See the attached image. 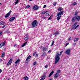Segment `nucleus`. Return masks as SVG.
Masks as SVG:
<instances>
[{"mask_svg": "<svg viewBox=\"0 0 80 80\" xmlns=\"http://www.w3.org/2000/svg\"><path fill=\"white\" fill-rule=\"evenodd\" d=\"M63 52V51H62L60 53L58 54V52H57L55 56V64H57L58 62H59V60H60V56H61L62 55V53Z\"/></svg>", "mask_w": 80, "mask_h": 80, "instance_id": "f257e3e1", "label": "nucleus"}, {"mask_svg": "<svg viewBox=\"0 0 80 80\" xmlns=\"http://www.w3.org/2000/svg\"><path fill=\"white\" fill-rule=\"evenodd\" d=\"M64 12V11H61L57 14V16L58 17L57 18V20H60V18L62 17V15H63Z\"/></svg>", "mask_w": 80, "mask_h": 80, "instance_id": "f03ea898", "label": "nucleus"}, {"mask_svg": "<svg viewBox=\"0 0 80 80\" xmlns=\"http://www.w3.org/2000/svg\"><path fill=\"white\" fill-rule=\"evenodd\" d=\"M38 25V22L37 20L33 21L31 25L32 27H35Z\"/></svg>", "mask_w": 80, "mask_h": 80, "instance_id": "7ed1b4c3", "label": "nucleus"}, {"mask_svg": "<svg viewBox=\"0 0 80 80\" xmlns=\"http://www.w3.org/2000/svg\"><path fill=\"white\" fill-rule=\"evenodd\" d=\"M46 73H47V72H45L44 73V74L42 75V76L40 80H43L45 79V78H46Z\"/></svg>", "mask_w": 80, "mask_h": 80, "instance_id": "20e7f679", "label": "nucleus"}, {"mask_svg": "<svg viewBox=\"0 0 80 80\" xmlns=\"http://www.w3.org/2000/svg\"><path fill=\"white\" fill-rule=\"evenodd\" d=\"M70 51H71V50L70 49V48L67 49L66 50V54H67L68 55H70Z\"/></svg>", "mask_w": 80, "mask_h": 80, "instance_id": "39448f33", "label": "nucleus"}, {"mask_svg": "<svg viewBox=\"0 0 80 80\" xmlns=\"http://www.w3.org/2000/svg\"><path fill=\"white\" fill-rule=\"evenodd\" d=\"M12 11H10L8 12L5 16V18H8L10 17V14L11 13Z\"/></svg>", "mask_w": 80, "mask_h": 80, "instance_id": "423d86ee", "label": "nucleus"}, {"mask_svg": "<svg viewBox=\"0 0 80 80\" xmlns=\"http://www.w3.org/2000/svg\"><path fill=\"white\" fill-rule=\"evenodd\" d=\"M12 62H13V59L12 58H11L8 62L7 65V66H9V64H11L12 63Z\"/></svg>", "mask_w": 80, "mask_h": 80, "instance_id": "0eeeda50", "label": "nucleus"}, {"mask_svg": "<svg viewBox=\"0 0 80 80\" xmlns=\"http://www.w3.org/2000/svg\"><path fill=\"white\" fill-rule=\"evenodd\" d=\"M28 40V35L27 34L25 36V38H24L25 41H27Z\"/></svg>", "mask_w": 80, "mask_h": 80, "instance_id": "6e6552de", "label": "nucleus"}, {"mask_svg": "<svg viewBox=\"0 0 80 80\" xmlns=\"http://www.w3.org/2000/svg\"><path fill=\"white\" fill-rule=\"evenodd\" d=\"M39 7H38V6L37 5H35L33 7V9L35 10H37L38 9Z\"/></svg>", "mask_w": 80, "mask_h": 80, "instance_id": "1a4fd4ad", "label": "nucleus"}, {"mask_svg": "<svg viewBox=\"0 0 80 80\" xmlns=\"http://www.w3.org/2000/svg\"><path fill=\"white\" fill-rule=\"evenodd\" d=\"M76 20V17H74L72 18L71 21H72V22H75Z\"/></svg>", "mask_w": 80, "mask_h": 80, "instance_id": "9d476101", "label": "nucleus"}, {"mask_svg": "<svg viewBox=\"0 0 80 80\" xmlns=\"http://www.w3.org/2000/svg\"><path fill=\"white\" fill-rule=\"evenodd\" d=\"M6 42L4 41L3 43H2L0 44V48H2V46H4L5 45Z\"/></svg>", "mask_w": 80, "mask_h": 80, "instance_id": "9b49d317", "label": "nucleus"}, {"mask_svg": "<svg viewBox=\"0 0 80 80\" xmlns=\"http://www.w3.org/2000/svg\"><path fill=\"white\" fill-rule=\"evenodd\" d=\"M15 17H12L9 19V22H12L13 20H15Z\"/></svg>", "mask_w": 80, "mask_h": 80, "instance_id": "f8f14e48", "label": "nucleus"}, {"mask_svg": "<svg viewBox=\"0 0 80 80\" xmlns=\"http://www.w3.org/2000/svg\"><path fill=\"white\" fill-rule=\"evenodd\" d=\"M20 62V59H19L16 61L15 62V66H17V64H18V63H19Z\"/></svg>", "mask_w": 80, "mask_h": 80, "instance_id": "ddd939ff", "label": "nucleus"}, {"mask_svg": "<svg viewBox=\"0 0 80 80\" xmlns=\"http://www.w3.org/2000/svg\"><path fill=\"white\" fill-rule=\"evenodd\" d=\"M76 18L77 22H78L80 20V16H76Z\"/></svg>", "mask_w": 80, "mask_h": 80, "instance_id": "4468645a", "label": "nucleus"}, {"mask_svg": "<svg viewBox=\"0 0 80 80\" xmlns=\"http://www.w3.org/2000/svg\"><path fill=\"white\" fill-rule=\"evenodd\" d=\"M60 34V32L58 31H57L55 33H54L53 34L55 36H57V35H59Z\"/></svg>", "mask_w": 80, "mask_h": 80, "instance_id": "2eb2a0df", "label": "nucleus"}, {"mask_svg": "<svg viewBox=\"0 0 80 80\" xmlns=\"http://www.w3.org/2000/svg\"><path fill=\"white\" fill-rule=\"evenodd\" d=\"M63 10V8L61 7H59L58 9V12H61Z\"/></svg>", "mask_w": 80, "mask_h": 80, "instance_id": "dca6fc26", "label": "nucleus"}, {"mask_svg": "<svg viewBox=\"0 0 80 80\" xmlns=\"http://www.w3.org/2000/svg\"><path fill=\"white\" fill-rule=\"evenodd\" d=\"M58 73H56L55 75H54V78H58Z\"/></svg>", "mask_w": 80, "mask_h": 80, "instance_id": "f3484780", "label": "nucleus"}, {"mask_svg": "<svg viewBox=\"0 0 80 80\" xmlns=\"http://www.w3.org/2000/svg\"><path fill=\"white\" fill-rule=\"evenodd\" d=\"M23 79L25 80H28L29 79V78H28V77L27 76L24 77L23 78Z\"/></svg>", "mask_w": 80, "mask_h": 80, "instance_id": "a211bd4d", "label": "nucleus"}, {"mask_svg": "<svg viewBox=\"0 0 80 80\" xmlns=\"http://www.w3.org/2000/svg\"><path fill=\"white\" fill-rule=\"evenodd\" d=\"M53 73H54V71H53L51 72L50 73V74L48 76V77H51V76L53 75Z\"/></svg>", "mask_w": 80, "mask_h": 80, "instance_id": "6ab92c4d", "label": "nucleus"}, {"mask_svg": "<svg viewBox=\"0 0 80 80\" xmlns=\"http://www.w3.org/2000/svg\"><path fill=\"white\" fill-rule=\"evenodd\" d=\"M79 40V38H75L74 40H73V42H77V41H78V40Z\"/></svg>", "mask_w": 80, "mask_h": 80, "instance_id": "aec40b11", "label": "nucleus"}, {"mask_svg": "<svg viewBox=\"0 0 80 80\" xmlns=\"http://www.w3.org/2000/svg\"><path fill=\"white\" fill-rule=\"evenodd\" d=\"M5 25V22L3 21H1L0 22V25Z\"/></svg>", "mask_w": 80, "mask_h": 80, "instance_id": "412c9836", "label": "nucleus"}, {"mask_svg": "<svg viewBox=\"0 0 80 80\" xmlns=\"http://www.w3.org/2000/svg\"><path fill=\"white\" fill-rule=\"evenodd\" d=\"M48 49V48H47L43 47L42 48V50L43 51H46Z\"/></svg>", "mask_w": 80, "mask_h": 80, "instance_id": "4be33fe9", "label": "nucleus"}, {"mask_svg": "<svg viewBox=\"0 0 80 80\" xmlns=\"http://www.w3.org/2000/svg\"><path fill=\"white\" fill-rule=\"evenodd\" d=\"M46 55H47V53L46 52H45L42 53V57H44L46 56Z\"/></svg>", "mask_w": 80, "mask_h": 80, "instance_id": "5701e85b", "label": "nucleus"}, {"mask_svg": "<svg viewBox=\"0 0 80 80\" xmlns=\"http://www.w3.org/2000/svg\"><path fill=\"white\" fill-rule=\"evenodd\" d=\"M5 33H10V32L9 30H6L5 32Z\"/></svg>", "mask_w": 80, "mask_h": 80, "instance_id": "b1692460", "label": "nucleus"}, {"mask_svg": "<svg viewBox=\"0 0 80 80\" xmlns=\"http://www.w3.org/2000/svg\"><path fill=\"white\" fill-rule=\"evenodd\" d=\"M29 62L30 60L29 59H27L26 60V63H28V62Z\"/></svg>", "mask_w": 80, "mask_h": 80, "instance_id": "393cba45", "label": "nucleus"}, {"mask_svg": "<svg viewBox=\"0 0 80 80\" xmlns=\"http://www.w3.org/2000/svg\"><path fill=\"white\" fill-rule=\"evenodd\" d=\"M47 12H48V11H44L42 12V15H44V14H45V13H47Z\"/></svg>", "mask_w": 80, "mask_h": 80, "instance_id": "a878e982", "label": "nucleus"}, {"mask_svg": "<svg viewBox=\"0 0 80 80\" xmlns=\"http://www.w3.org/2000/svg\"><path fill=\"white\" fill-rule=\"evenodd\" d=\"M5 57V52H3L2 53V57Z\"/></svg>", "mask_w": 80, "mask_h": 80, "instance_id": "bb28decb", "label": "nucleus"}, {"mask_svg": "<svg viewBox=\"0 0 80 80\" xmlns=\"http://www.w3.org/2000/svg\"><path fill=\"white\" fill-rule=\"evenodd\" d=\"M30 58H31V56L29 55L27 59V60H29V59H30Z\"/></svg>", "mask_w": 80, "mask_h": 80, "instance_id": "cd10ccee", "label": "nucleus"}, {"mask_svg": "<svg viewBox=\"0 0 80 80\" xmlns=\"http://www.w3.org/2000/svg\"><path fill=\"white\" fill-rule=\"evenodd\" d=\"M19 0H17L15 2V5H17L18 3V2Z\"/></svg>", "mask_w": 80, "mask_h": 80, "instance_id": "c85d7f7f", "label": "nucleus"}, {"mask_svg": "<svg viewBox=\"0 0 80 80\" xmlns=\"http://www.w3.org/2000/svg\"><path fill=\"white\" fill-rule=\"evenodd\" d=\"M72 5H73V6H75V5H77V2H74L72 3Z\"/></svg>", "mask_w": 80, "mask_h": 80, "instance_id": "c756f323", "label": "nucleus"}, {"mask_svg": "<svg viewBox=\"0 0 80 80\" xmlns=\"http://www.w3.org/2000/svg\"><path fill=\"white\" fill-rule=\"evenodd\" d=\"M78 14V12L76 11L75 12V13L74 15H75V16H77Z\"/></svg>", "mask_w": 80, "mask_h": 80, "instance_id": "7c9ffc66", "label": "nucleus"}, {"mask_svg": "<svg viewBox=\"0 0 80 80\" xmlns=\"http://www.w3.org/2000/svg\"><path fill=\"white\" fill-rule=\"evenodd\" d=\"M53 17L52 15H51L50 17H49V18L48 19V20H50V19H51V17Z\"/></svg>", "mask_w": 80, "mask_h": 80, "instance_id": "2f4dec72", "label": "nucleus"}, {"mask_svg": "<svg viewBox=\"0 0 80 80\" xmlns=\"http://www.w3.org/2000/svg\"><path fill=\"white\" fill-rule=\"evenodd\" d=\"M30 6L29 5H27L26 6L25 9H26V8H30Z\"/></svg>", "mask_w": 80, "mask_h": 80, "instance_id": "473e14b6", "label": "nucleus"}, {"mask_svg": "<svg viewBox=\"0 0 80 80\" xmlns=\"http://www.w3.org/2000/svg\"><path fill=\"white\" fill-rule=\"evenodd\" d=\"M78 27H79V25H78L77 26L74 28V30L77 29V28Z\"/></svg>", "mask_w": 80, "mask_h": 80, "instance_id": "72a5a7b5", "label": "nucleus"}, {"mask_svg": "<svg viewBox=\"0 0 80 80\" xmlns=\"http://www.w3.org/2000/svg\"><path fill=\"white\" fill-rule=\"evenodd\" d=\"M78 23L77 22H75L73 25L74 27H76V25H77Z\"/></svg>", "mask_w": 80, "mask_h": 80, "instance_id": "f704fd0d", "label": "nucleus"}, {"mask_svg": "<svg viewBox=\"0 0 80 80\" xmlns=\"http://www.w3.org/2000/svg\"><path fill=\"white\" fill-rule=\"evenodd\" d=\"M54 43H55V41H53L52 43L51 46L53 45H54Z\"/></svg>", "mask_w": 80, "mask_h": 80, "instance_id": "c9c22d12", "label": "nucleus"}, {"mask_svg": "<svg viewBox=\"0 0 80 80\" xmlns=\"http://www.w3.org/2000/svg\"><path fill=\"white\" fill-rule=\"evenodd\" d=\"M37 64V61H35L33 63V65H35Z\"/></svg>", "mask_w": 80, "mask_h": 80, "instance_id": "e433bc0d", "label": "nucleus"}, {"mask_svg": "<svg viewBox=\"0 0 80 80\" xmlns=\"http://www.w3.org/2000/svg\"><path fill=\"white\" fill-rule=\"evenodd\" d=\"M46 17H48V15H49V14H48V13H47L46 14Z\"/></svg>", "mask_w": 80, "mask_h": 80, "instance_id": "4c0bfd02", "label": "nucleus"}, {"mask_svg": "<svg viewBox=\"0 0 80 80\" xmlns=\"http://www.w3.org/2000/svg\"><path fill=\"white\" fill-rule=\"evenodd\" d=\"M2 31H0V36L2 35Z\"/></svg>", "mask_w": 80, "mask_h": 80, "instance_id": "58836bf2", "label": "nucleus"}, {"mask_svg": "<svg viewBox=\"0 0 80 80\" xmlns=\"http://www.w3.org/2000/svg\"><path fill=\"white\" fill-rule=\"evenodd\" d=\"M37 54V52H35L33 53V56H35V55H36Z\"/></svg>", "mask_w": 80, "mask_h": 80, "instance_id": "ea45409f", "label": "nucleus"}, {"mask_svg": "<svg viewBox=\"0 0 80 80\" xmlns=\"http://www.w3.org/2000/svg\"><path fill=\"white\" fill-rule=\"evenodd\" d=\"M72 39V38H69L68 39V41H70V40Z\"/></svg>", "mask_w": 80, "mask_h": 80, "instance_id": "a19ab883", "label": "nucleus"}, {"mask_svg": "<svg viewBox=\"0 0 80 80\" xmlns=\"http://www.w3.org/2000/svg\"><path fill=\"white\" fill-rule=\"evenodd\" d=\"M57 73H59L60 72V70H58L57 71Z\"/></svg>", "mask_w": 80, "mask_h": 80, "instance_id": "79ce46f5", "label": "nucleus"}, {"mask_svg": "<svg viewBox=\"0 0 80 80\" xmlns=\"http://www.w3.org/2000/svg\"><path fill=\"white\" fill-rule=\"evenodd\" d=\"M48 68V65L46 64L45 67V68Z\"/></svg>", "mask_w": 80, "mask_h": 80, "instance_id": "37998d69", "label": "nucleus"}, {"mask_svg": "<svg viewBox=\"0 0 80 80\" xmlns=\"http://www.w3.org/2000/svg\"><path fill=\"white\" fill-rule=\"evenodd\" d=\"M5 26H6V25L3 26L2 27H1V28H4L5 27Z\"/></svg>", "mask_w": 80, "mask_h": 80, "instance_id": "c03bdc74", "label": "nucleus"}, {"mask_svg": "<svg viewBox=\"0 0 80 80\" xmlns=\"http://www.w3.org/2000/svg\"><path fill=\"white\" fill-rule=\"evenodd\" d=\"M25 46V45L23 44L21 46L22 47H24Z\"/></svg>", "mask_w": 80, "mask_h": 80, "instance_id": "a18cd8bd", "label": "nucleus"}, {"mask_svg": "<svg viewBox=\"0 0 80 80\" xmlns=\"http://www.w3.org/2000/svg\"><path fill=\"white\" fill-rule=\"evenodd\" d=\"M75 27H74V26H72V29H74V28L75 29Z\"/></svg>", "mask_w": 80, "mask_h": 80, "instance_id": "49530a36", "label": "nucleus"}, {"mask_svg": "<svg viewBox=\"0 0 80 80\" xmlns=\"http://www.w3.org/2000/svg\"><path fill=\"white\" fill-rule=\"evenodd\" d=\"M38 56V54H37L36 55L35 57L37 58Z\"/></svg>", "mask_w": 80, "mask_h": 80, "instance_id": "de8ad7c7", "label": "nucleus"}, {"mask_svg": "<svg viewBox=\"0 0 80 80\" xmlns=\"http://www.w3.org/2000/svg\"><path fill=\"white\" fill-rule=\"evenodd\" d=\"M53 5H57V3L56 2H54Z\"/></svg>", "mask_w": 80, "mask_h": 80, "instance_id": "09e8293b", "label": "nucleus"}, {"mask_svg": "<svg viewBox=\"0 0 80 80\" xmlns=\"http://www.w3.org/2000/svg\"><path fill=\"white\" fill-rule=\"evenodd\" d=\"M27 43V42H26L24 43V45L25 46L26 45Z\"/></svg>", "mask_w": 80, "mask_h": 80, "instance_id": "8fccbe9b", "label": "nucleus"}, {"mask_svg": "<svg viewBox=\"0 0 80 80\" xmlns=\"http://www.w3.org/2000/svg\"><path fill=\"white\" fill-rule=\"evenodd\" d=\"M68 45H69V43H67L66 44V47H67Z\"/></svg>", "mask_w": 80, "mask_h": 80, "instance_id": "3c124183", "label": "nucleus"}, {"mask_svg": "<svg viewBox=\"0 0 80 80\" xmlns=\"http://www.w3.org/2000/svg\"><path fill=\"white\" fill-rule=\"evenodd\" d=\"M75 45H76V43L74 42L73 43V45L74 46Z\"/></svg>", "mask_w": 80, "mask_h": 80, "instance_id": "603ef678", "label": "nucleus"}, {"mask_svg": "<svg viewBox=\"0 0 80 80\" xmlns=\"http://www.w3.org/2000/svg\"><path fill=\"white\" fill-rule=\"evenodd\" d=\"M50 52H51V50H49L48 51V53H50Z\"/></svg>", "mask_w": 80, "mask_h": 80, "instance_id": "864d4df0", "label": "nucleus"}, {"mask_svg": "<svg viewBox=\"0 0 80 80\" xmlns=\"http://www.w3.org/2000/svg\"><path fill=\"white\" fill-rule=\"evenodd\" d=\"M2 69H0V73H2Z\"/></svg>", "mask_w": 80, "mask_h": 80, "instance_id": "5fc2aeb1", "label": "nucleus"}, {"mask_svg": "<svg viewBox=\"0 0 80 80\" xmlns=\"http://www.w3.org/2000/svg\"><path fill=\"white\" fill-rule=\"evenodd\" d=\"M47 7V6L46 5H44L43 6V8H45Z\"/></svg>", "mask_w": 80, "mask_h": 80, "instance_id": "6e6d98bb", "label": "nucleus"}, {"mask_svg": "<svg viewBox=\"0 0 80 80\" xmlns=\"http://www.w3.org/2000/svg\"><path fill=\"white\" fill-rule=\"evenodd\" d=\"M17 44H15L14 45V47H16V46H17Z\"/></svg>", "mask_w": 80, "mask_h": 80, "instance_id": "4d7b16f0", "label": "nucleus"}, {"mask_svg": "<svg viewBox=\"0 0 80 80\" xmlns=\"http://www.w3.org/2000/svg\"><path fill=\"white\" fill-rule=\"evenodd\" d=\"M42 18H43V19H46V18L45 17H43Z\"/></svg>", "mask_w": 80, "mask_h": 80, "instance_id": "13d9d810", "label": "nucleus"}, {"mask_svg": "<svg viewBox=\"0 0 80 80\" xmlns=\"http://www.w3.org/2000/svg\"><path fill=\"white\" fill-rule=\"evenodd\" d=\"M0 62H2V59H0Z\"/></svg>", "mask_w": 80, "mask_h": 80, "instance_id": "bf43d9fd", "label": "nucleus"}, {"mask_svg": "<svg viewBox=\"0 0 80 80\" xmlns=\"http://www.w3.org/2000/svg\"><path fill=\"white\" fill-rule=\"evenodd\" d=\"M29 1H32V0H29Z\"/></svg>", "mask_w": 80, "mask_h": 80, "instance_id": "052dcab7", "label": "nucleus"}, {"mask_svg": "<svg viewBox=\"0 0 80 80\" xmlns=\"http://www.w3.org/2000/svg\"><path fill=\"white\" fill-rule=\"evenodd\" d=\"M7 80H10V79H8Z\"/></svg>", "mask_w": 80, "mask_h": 80, "instance_id": "680f3d73", "label": "nucleus"}, {"mask_svg": "<svg viewBox=\"0 0 80 80\" xmlns=\"http://www.w3.org/2000/svg\"><path fill=\"white\" fill-rule=\"evenodd\" d=\"M2 4V3L0 2V5H1Z\"/></svg>", "mask_w": 80, "mask_h": 80, "instance_id": "e2e57ef3", "label": "nucleus"}]
</instances>
